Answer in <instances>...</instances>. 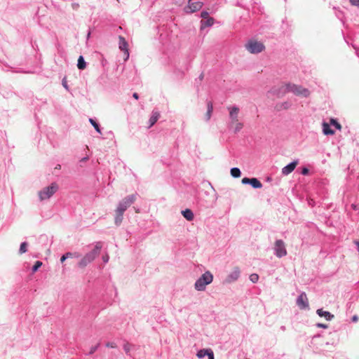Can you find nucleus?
Instances as JSON below:
<instances>
[{"label":"nucleus","mask_w":359,"mask_h":359,"mask_svg":"<svg viewBox=\"0 0 359 359\" xmlns=\"http://www.w3.org/2000/svg\"><path fill=\"white\" fill-rule=\"evenodd\" d=\"M137 194H133L124 197L118 203L117 208L115 210L114 223L116 226H120L123 222V214L125 211L135 203L137 200Z\"/></svg>","instance_id":"obj_1"},{"label":"nucleus","mask_w":359,"mask_h":359,"mask_svg":"<svg viewBox=\"0 0 359 359\" xmlns=\"http://www.w3.org/2000/svg\"><path fill=\"white\" fill-rule=\"evenodd\" d=\"M102 248V245L101 242L96 243L94 248L90 252L85 255V256L78 263V266L80 268H84L91 263L99 255Z\"/></svg>","instance_id":"obj_2"},{"label":"nucleus","mask_w":359,"mask_h":359,"mask_svg":"<svg viewBox=\"0 0 359 359\" xmlns=\"http://www.w3.org/2000/svg\"><path fill=\"white\" fill-rule=\"evenodd\" d=\"M213 280V275L210 271H206L195 282L194 288L197 291H204L206 286Z\"/></svg>","instance_id":"obj_3"},{"label":"nucleus","mask_w":359,"mask_h":359,"mask_svg":"<svg viewBox=\"0 0 359 359\" xmlns=\"http://www.w3.org/2000/svg\"><path fill=\"white\" fill-rule=\"evenodd\" d=\"M58 189L56 183H52L50 186L44 187L39 191V198L41 201L49 199Z\"/></svg>","instance_id":"obj_4"},{"label":"nucleus","mask_w":359,"mask_h":359,"mask_svg":"<svg viewBox=\"0 0 359 359\" xmlns=\"http://www.w3.org/2000/svg\"><path fill=\"white\" fill-rule=\"evenodd\" d=\"M273 251L274 255L278 258H281L287 255L285 244L283 240L279 239L275 241Z\"/></svg>","instance_id":"obj_5"},{"label":"nucleus","mask_w":359,"mask_h":359,"mask_svg":"<svg viewBox=\"0 0 359 359\" xmlns=\"http://www.w3.org/2000/svg\"><path fill=\"white\" fill-rule=\"evenodd\" d=\"M290 93L303 97H307L310 94L307 88L291 83H290Z\"/></svg>","instance_id":"obj_6"},{"label":"nucleus","mask_w":359,"mask_h":359,"mask_svg":"<svg viewBox=\"0 0 359 359\" xmlns=\"http://www.w3.org/2000/svg\"><path fill=\"white\" fill-rule=\"evenodd\" d=\"M245 48L250 53L256 54L261 53L264 49V46L261 42L251 40L245 44Z\"/></svg>","instance_id":"obj_7"},{"label":"nucleus","mask_w":359,"mask_h":359,"mask_svg":"<svg viewBox=\"0 0 359 359\" xmlns=\"http://www.w3.org/2000/svg\"><path fill=\"white\" fill-rule=\"evenodd\" d=\"M241 271L238 267H234L224 280V283L230 284L236 281L240 277Z\"/></svg>","instance_id":"obj_8"},{"label":"nucleus","mask_w":359,"mask_h":359,"mask_svg":"<svg viewBox=\"0 0 359 359\" xmlns=\"http://www.w3.org/2000/svg\"><path fill=\"white\" fill-rule=\"evenodd\" d=\"M272 90L274 95L281 97L287 93H290V83H284L278 88H273Z\"/></svg>","instance_id":"obj_9"},{"label":"nucleus","mask_w":359,"mask_h":359,"mask_svg":"<svg viewBox=\"0 0 359 359\" xmlns=\"http://www.w3.org/2000/svg\"><path fill=\"white\" fill-rule=\"evenodd\" d=\"M118 47L119 49L123 51L125 54V59L124 60L126 61L129 57V51H128V44L125 38L122 36H118Z\"/></svg>","instance_id":"obj_10"},{"label":"nucleus","mask_w":359,"mask_h":359,"mask_svg":"<svg viewBox=\"0 0 359 359\" xmlns=\"http://www.w3.org/2000/svg\"><path fill=\"white\" fill-rule=\"evenodd\" d=\"M242 184H250L255 189H261L262 187V184L260 182V181L255 178H248V177H244L242 179L241 181Z\"/></svg>","instance_id":"obj_11"},{"label":"nucleus","mask_w":359,"mask_h":359,"mask_svg":"<svg viewBox=\"0 0 359 359\" xmlns=\"http://www.w3.org/2000/svg\"><path fill=\"white\" fill-rule=\"evenodd\" d=\"M297 305L301 309L309 308V302L305 292H302L297 299Z\"/></svg>","instance_id":"obj_12"},{"label":"nucleus","mask_w":359,"mask_h":359,"mask_svg":"<svg viewBox=\"0 0 359 359\" xmlns=\"http://www.w3.org/2000/svg\"><path fill=\"white\" fill-rule=\"evenodd\" d=\"M230 123L239 121L238 114L240 109L237 106L229 107Z\"/></svg>","instance_id":"obj_13"},{"label":"nucleus","mask_w":359,"mask_h":359,"mask_svg":"<svg viewBox=\"0 0 359 359\" xmlns=\"http://www.w3.org/2000/svg\"><path fill=\"white\" fill-rule=\"evenodd\" d=\"M203 6V4L199 1L190 3L188 6L184 8V11L187 13H192L200 10Z\"/></svg>","instance_id":"obj_14"},{"label":"nucleus","mask_w":359,"mask_h":359,"mask_svg":"<svg viewBox=\"0 0 359 359\" xmlns=\"http://www.w3.org/2000/svg\"><path fill=\"white\" fill-rule=\"evenodd\" d=\"M297 164L298 161H294L291 162L290 163L283 168L282 174L284 175H288L295 169Z\"/></svg>","instance_id":"obj_15"},{"label":"nucleus","mask_w":359,"mask_h":359,"mask_svg":"<svg viewBox=\"0 0 359 359\" xmlns=\"http://www.w3.org/2000/svg\"><path fill=\"white\" fill-rule=\"evenodd\" d=\"M316 313L320 316V317H323L325 318V320H328V321H330L332 320L334 316L333 314H332L331 313H330L329 311H323L322 309H319L316 311Z\"/></svg>","instance_id":"obj_16"},{"label":"nucleus","mask_w":359,"mask_h":359,"mask_svg":"<svg viewBox=\"0 0 359 359\" xmlns=\"http://www.w3.org/2000/svg\"><path fill=\"white\" fill-rule=\"evenodd\" d=\"M159 116H160V114L158 111H155V110L152 111L151 116L149 120V125L148 126L149 128L152 127L157 122Z\"/></svg>","instance_id":"obj_17"},{"label":"nucleus","mask_w":359,"mask_h":359,"mask_svg":"<svg viewBox=\"0 0 359 359\" xmlns=\"http://www.w3.org/2000/svg\"><path fill=\"white\" fill-rule=\"evenodd\" d=\"M182 215L188 221L191 222L194 219V215L191 209H185L182 211Z\"/></svg>","instance_id":"obj_18"},{"label":"nucleus","mask_w":359,"mask_h":359,"mask_svg":"<svg viewBox=\"0 0 359 359\" xmlns=\"http://www.w3.org/2000/svg\"><path fill=\"white\" fill-rule=\"evenodd\" d=\"M214 23V19L212 18H209L205 20H202L201 21V29H203L207 27H211Z\"/></svg>","instance_id":"obj_19"},{"label":"nucleus","mask_w":359,"mask_h":359,"mask_svg":"<svg viewBox=\"0 0 359 359\" xmlns=\"http://www.w3.org/2000/svg\"><path fill=\"white\" fill-rule=\"evenodd\" d=\"M229 127L233 128L234 133H236L243 128V124L241 121H236L234 123H229Z\"/></svg>","instance_id":"obj_20"},{"label":"nucleus","mask_w":359,"mask_h":359,"mask_svg":"<svg viewBox=\"0 0 359 359\" xmlns=\"http://www.w3.org/2000/svg\"><path fill=\"white\" fill-rule=\"evenodd\" d=\"M210 352H212V351L210 348H206V349L203 348V349L199 350L197 352L196 355L198 358H203L205 355L208 356L210 354Z\"/></svg>","instance_id":"obj_21"},{"label":"nucleus","mask_w":359,"mask_h":359,"mask_svg":"<svg viewBox=\"0 0 359 359\" xmlns=\"http://www.w3.org/2000/svg\"><path fill=\"white\" fill-rule=\"evenodd\" d=\"M323 132L325 135H333L334 133V131L331 129L330 125L327 123H323Z\"/></svg>","instance_id":"obj_22"},{"label":"nucleus","mask_w":359,"mask_h":359,"mask_svg":"<svg viewBox=\"0 0 359 359\" xmlns=\"http://www.w3.org/2000/svg\"><path fill=\"white\" fill-rule=\"evenodd\" d=\"M212 111H213L212 104L211 102H208L207 104V112L205 114L206 121H209L210 119Z\"/></svg>","instance_id":"obj_23"},{"label":"nucleus","mask_w":359,"mask_h":359,"mask_svg":"<svg viewBox=\"0 0 359 359\" xmlns=\"http://www.w3.org/2000/svg\"><path fill=\"white\" fill-rule=\"evenodd\" d=\"M86 63L85 62V60L82 55H80L78 59L77 62V67L78 69L83 70L86 68Z\"/></svg>","instance_id":"obj_24"},{"label":"nucleus","mask_w":359,"mask_h":359,"mask_svg":"<svg viewBox=\"0 0 359 359\" xmlns=\"http://www.w3.org/2000/svg\"><path fill=\"white\" fill-rule=\"evenodd\" d=\"M135 348V346L129 343H126L123 345V349L128 355L132 356L130 352Z\"/></svg>","instance_id":"obj_25"},{"label":"nucleus","mask_w":359,"mask_h":359,"mask_svg":"<svg viewBox=\"0 0 359 359\" xmlns=\"http://www.w3.org/2000/svg\"><path fill=\"white\" fill-rule=\"evenodd\" d=\"M292 106V103L289 101H286L284 102H282L279 104H277V108L278 110L280 109H287Z\"/></svg>","instance_id":"obj_26"},{"label":"nucleus","mask_w":359,"mask_h":359,"mask_svg":"<svg viewBox=\"0 0 359 359\" xmlns=\"http://www.w3.org/2000/svg\"><path fill=\"white\" fill-rule=\"evenodd\" d=\"M89 122L90 123V124L93 126L95 130L98 133L102 134L101 128L100 127V125L97 123V121L95 120H94L93 118H89Z\"/></svg>","instance_id":"obj_27"},{"label":"nucleus","mask_w":359,"mask_h":359,"mask_svg":"<svg viewBox=\"0 0 359 359\" xmlns=\"http://www.w3.org/2000/svg\"><path fill=\"white\" fill-rule=\"evenodd\" d=\"M230 172L231 176L235 178L240 177L241 175V170L238 168H232Z\"/></svg>","instance_id":"obj_28"},{"label":"nucleus","mask_w":359,"mask_h":359,"mask_svg":"<svg viewBox=\"0 0 359 359\" xmlns=\"http://www.w3.org/2000/svg\"><path fill=\"white\" fill-rule=\"evenodd\" d=\"M28 243L27 242H22L20 245L19 254L22 255L27 251Z\"/></svg>","instance_id":"obj_29"},{"label":"nucleus","mask_w":359,"mask_h":359,"mask_svg":"<svg viewBox=\"0 0 359 359\" xmlns=\"http://www.w3.org/2000/svg\"><path fill=\"white\" fill-rule=\"evenodd\" d=\"M42 266V262L41 261H36L34 266H32V272L34 273Z\"/></svg>","instance_id":"obj_30"},{"label":"nucleus","mask_w":359,"mask_h":359,"mask_svg":"<svg viewBox=\"0 0 359 359\" xmlns=\"http://www.w3.org/2000/svg\"><path fill=\"white\" fill-rule=\"evenodd\" d=\"M67 256L69 258H78L81 256V255L79 252H67Z\"/></svg>","instance_id":"obj_31"},{"label":"nucleus","mask_w":359,"mask_h":359,"mask_svg":"<svg viewBox=\"0 0 359 359\" xmlns=\"http://www.w3.org/2000/svg\"><path fill=\"white\" fill-rule=\"evenodd\" d=\"M250 280L253 283H255L259 280V276L257 273H252L250 276Z\"/></svg>","instance_id":"obj_32"},{"label":"nucleus","mask_w":359,"mask_h":359,"mask_svg":"<svg viewBox=\"0 0 359 359\" xmlns=\"http://www.w3.org/2000/svg\"><path fill=\"white\" fill-rule=\"evenodd\" d=\"M99 346H100V343L97 344L95 346H93L92 347H90V351H89L88 354L89 355L93 354L97 351V349L98 348Z\"/></svg>","instance_id":"obj_33"},{"label":"nucleus","mask_w":359,"mask_h":359,"mask_svg":"<svg viewBox=\"0 0 359 359\" xmlns=\"http://www.w3.org/2000/svg\"><path fill=\"white\" fill-rule=\"evenodd\" d=\"M208 16H209V13L208 11H203L201 13V17L203 18V20H205L207 18H209Z\"/></svg>","instance_id":"obj_34"},{"label":"nucleus","mask_w":359,"mask_h":359,"mask_svg":"<svg viewBox=\"0 0 359 359\" xmlns=\"http://www.w3.org/2000/svg\"><path fill=\"white\" fill-rule=\"evenodd\" d=\"M62 86L68 91H69V86L67 85V79L66 78H63L62 81Z\"/></svg>","instance_id":"obj_35"},{"label":"nucleus","mask_w":359,"mask_h":359,"mask_svg":"<svg viewBox=\"0 0 359 359\" xmlns=\"http://www.w3.org/2000/svg\"><path fill=\"white\" fill-rule=\"evenodd\" d=\"M331 123L333 126H334L337 129L340 130L341 126V125L334 119L331 120Z\"/></svg>","instance_id":"obj_36"},{"label":"nucleus","mask_w":359,"mask_h":359,"mask_svg":"<svg viewBox=\"0 0 359 359\" xmlns=\"http://www.w3.org/2000/svg\"><path fill=\"white\" fill-rule=\"evenodd\" d=\"M349 2L352 6L359 7V0H349Z\"/></svg>","instance_id":"obj_37"},{"label":"nucleus","mask_w":359,"mask_h":359,"mask_svg":"<svg viewBox=\"0 0 359 359\" xmlns=\"http://www.w3.org/2000/svg\"><path fill=\"white\" fill-rule=\"evenodd\" d=\"M316 326L319 328H323V329H327L328 327V325L327 324L320 323H317Z\"/></svg>","instance_id":"obj_38"},{"label":"nucleus","mask_w":359,"mask_h":359,"mask_svg":"<svg viewBox=\"0 0 359 359\" xmlns=\"http://www.w3.org/2000/svg\"><path fill=\"white\" fill-rule=\"evenodd\" d=\"M106 346L108 348H116V344L114 342H107Z\"/></svg>","instance_id":"obj_39"},{"label":"nucleus","mask_w":359,"mask_h":359,"mask_svg":"<svg viewBox=\"0 0 359 359\" xmlns=\"http://www.w3.org/2000/svg\"><path fill=\"white\" fill-rule=\"evenodd\" d=\"M309 172V170L307 168H303L302 170V174L303 175H307Z\"/></svg>","instance_id":"obj_40"},{"label":"nucleus","mask_w":359,"mask_h":359,"mask_svg":"<svg viewBox=\"0 0 359 359\" xmlns=\"http://www.w3.org/2000/svg\"><path fill=\"white\" fill-rule=\"evenodd\" d=\"M109 257L108 255H104L102 256V260L104 263H107L109 262Z\"/></svg>","instance_id":"obj_41"},{"label":"nucleus","mask_w":359,"mask_h":359,"mask_svg":"<svg viewBox=\"0 0 359 359\" xmlns=\"http://www.w3.org/2000/svg\"><path fill=\"white\" fill-rule=\"evenodd\" d=\"M69 257L67 256V253H65L60 257V262L63 263Z\"/></svg>","instance_id":"obj_42"},{"label":"nucleus","mask_w":359,"mask_h":359,"mask_svg":"<svg viewBox=\"0 0 359 359\" xmlns=\"http://www.w3.org/2000/svg\"><path fill=\"white\" fill-rule=\"evenodd\" d=\"M352 208L355 210H359V203L358 204H352Z\"/></svg>","instance_id":"obj_43"},{"label":"nucleus","mask_w":359,"mask_h":359,"mask_svg":"<svg viewBox=\"0 0 359 359\" xmlns=\"http://www.w3.org/2000/svg\"><path fill=\"white\" fill-rule=\"evenodd\" d=\"M208 357V359H214V353H213V351L210 352V354Z\"/></svg>","instance_id":"obj_44"},{"label":"nucleus","mask_w":359,"mask_h":359,"mask_svg":"<svg viewBox=\"0 0 359 359\" xmlns=\"http://www.w3.org/2000/svg\"><path fill=\"white\" fill-rule=\"evenodd\" d=\"M358 320V318L357 316H353V318H352V321L353 322H357Z\"/></svg>","instance_id":"obj_45"},{"label":"nucleus","mask_w":359,"mask_h":359,"mask_svg":"<svg viewBox=\"0 0 359 359\" xmlns=\"http://www.w3.org/2000/svg\"><path fill=\"white\" fill-rule=\"evenodd\" d=\"M133 97L135 99L137 100V99L139 98V95H138L137 93H134L133 94Z\"/></svg>","instance_id":"obj_46"},{"label":"nucleus","mask_w":359,"mask_h":359,"mask_svg":"<svg viewBox=\"0 0 359 359\" xmlns=\"http://www.w3.org/2000/svg\"><path fill=\"white\" fill-rule=\"evenodd\" d=\"M72 7H73L74 9H76V8H77L79 7V4H76V3L72 4Z\"/></svg>","instance_id":"obj_47"},{"label":"nucleus","mask_w":359,"mask_h":359,"mask_svg":"<svg viewBox=\"0 0 359 359\" xmlns=\"http://www.w3.org/2000/svg\"><path fill=\"white\" fill-rule=\"evenodd\" d=\"M90 36V32L89 31L88 34H87V39H88Z\"/></svg>","instance_id":"obj_48"},{"label":"nucleus","mask_w":359,"mask_h":359,"mask_svg":"<svg viewBox=\"0 0 359 359\" xmlns=\"http://www.w3.org/2000/svg\"><path fill=\"white\" fill-rule=\"evenodd\" d=\"M60 168H61V165L58 164L56 165L55 169H60Z\"/></svg>","instance_id":"obj_49"},{"label":"nucleus","mask_w":359,"mask_h":359,"mask_svg":"<svg viewBox=\"0 0 359 359\" xmlns=\"http://www.w3.org/2000/svg\"><path fill=\"white\" fill-rule=\"evenodd\" d=\"M87 159H88V157H84L83 158H82V161H86Z\"/></svg>","instance_id":"obj_50"},{"label":"nucleus","mask_w":359,"mask_h":359,"mask_svg":"<svg viewBox=\"0 0 359 359\" xmlns=\"http://www.w3.org/2000/svg\"><path fill=\"white\" fill-rule=\"evenodd\" d=\"M203 74H201V75L200 76V79H203Z\"/></svg>","instance_id":"obj_51"}]
</instances>
